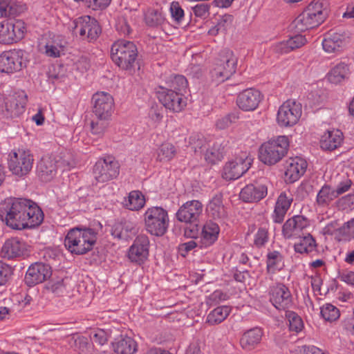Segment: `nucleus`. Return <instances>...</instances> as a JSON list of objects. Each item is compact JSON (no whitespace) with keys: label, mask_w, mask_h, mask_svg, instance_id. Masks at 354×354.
<instances>
[{"label":"nucleus","mask_w":354,"mask_h":354,"mask_svg":"<svg viewBox=\"0 0 354 354\" xmlns=\"http://www.w3.org/2000/svg\"><path fill=\"white\" fill-rule=\"evenodd\" d=\"M17 5L10 0H0V15L2 17L15 16L17 14Z\"/></svg>","instance_id":"48"},{"label":"nucleus","mask_w":354,"mask_h":354,"mask_svg":"<svg viewBox=\"0 0 354 354\" xmlns=\"http://www.w3.org/2000/svg\"><path fill=\"white\" fill-rule=\"evenodd\" d=\"M348 41L345 34L330 32L322 41L323 49L328 53H338L344 50Z\"/></svg>","instance_id":"24"},{"label":"nucleus","mask_w":354,"mask_h":354,"mask_svg":"<svg viewBox=\"0 0 354 354\" xmlns=\"http://www.w3.org/2000/svg\"><path fill=\"white\" fill-rule=\"evenodd\" d=\"M324 0H314L293 21L292 26L297 32H303L318 26L327 17Z\"/></svg>","instance_id":"2"},{"label":"nucleus","mask_w":354,"mask_h":354,"mask_svg":"<svg viewBox=\"0 0 354 354\" xmlns=\"http://www.w3.org/2000/svg\"><path fill=\"white\" fill-rule=\"evenodd\" d=\"M116 29L123 35H129L131 32V28L125 17H119L116 22Z\"/></svg>","instance_id":"58"},{"label":"nucleus","mask_w":354,"mask_h":354,"mask_svg":"<svg viewBox=\"0 0 354 354\" xmlns=\"http://www.w3.org/2000/svg\"><path fill=\"white\" fill-rule=\"evenodd\" d=\"M119 173V162L112 156H107L97 160L93 168L94 177L100 183L115 178Z\"/></svg>","instance_id":"11"},{"label":"nucleus","mask_w":354,"mask_h":354,"mask_svg":"<svg viewBox=\"0 0 354 354\" xmlns=\"http://www.w3.org/2000/svg\"><path fill=\"white\" fill-rule=\"evenodd\" d=\"M109 119L110 118H101L99 117H96L95 119H93L91 124L92 133L97 136V138L103 136L109 126Z\"/></svg>","instance_id":"43"},{"label":"nucleus","mask_w":354,"mask_h":354,"mask_svg":"<svg viewBox=\"0 0 354 354\" xmlns=\"http://www.w3.org/2000/svg\"><path fill=\"white\" fill-rule=\"evenodd\" d=\"M97 240V232L91 228L71 229L64 240L65 247L71 253L83 254L93 248Z\"/></svg>","instance_id":"3"},{"label":"nucleus","mask_w":354,"mask_h":354,"mask_svg":"<svg viewBox=\"0 0 354 354\" xmlns=\"http://www.w3.org/2000/svg\"><path fill=\"white\" fill-rule=\"evenodd\" d=\"M22 50H10L0 55V71L2 73H12L26 66Z\"/></svg>","instance_id":"16"},{"label":"nucleus","mask_w":354,"mask_h":354,"mask_svg":"<svg viewBox=\"0 0 354 354\" xmlns=\"http://www.w3.org/2000/svg\"><path fill=\"white\" fill-rule=\"evenodd\" d=\"M268 194V187L266 185H248L240 192V198L244 202H257L263 198Z\"/></svg>","instance_id":"29"},{"label":"nucleus","mask_w":354,"mask_h":354,"mask_svg":"<svg viewBox=\"0 0 354 354\" xmlns=\"http://www.w3.org/2000/svg\"><path fill=\"white\" fill-rule=\"evenodd\" d=\"M27 247L25 242L18 238H11L5 241L0 250V257L6 259H14L26 254Z\"/></svg>","instance_id":"22"},{"label":"nucleus","mask_w":354,"mask_h":354,"mask_svg":"<svg viewBox=\"0 0 354 354\" xmlns=\"http://www.w3.org/2000/svg\"><path fill=\"white\" fill-rule=\"evenodd\" d=\"M165 15L160 10H149L145 15V21L147 25L157 26L164 23Z\"/></svg>","instance_id":"44"},{"label":"nucleus","mask_w":354,"mask_h":354,"mask_svg":"<svg viewBox=\"0 0 354 354\" xmlns=\"http://www.w3.org/2000/svg\"><path fill=\"white\" fill-rule=\"evenodd\" d=\"M270 295L271 303L279 310H284L291 305V293L283 284L279 283L272 286L270 290Z\"/></svg>","instance_id":"23"},{"label":"nucleus","mask_w":354,"mask_h":354,"mask_svg":"<svg viewBox=\"0 0 354 354\" xmlns=\"http://www.w3.org/2000/svg\"><path fill=\"white\" fill-rule=\"evenodd\" d=\"M26 28L24 22L16 21L15 23L4 21L0 24V43L9 44L23 38Z\"/></svg>","instance_id":"13"},{"label":"nucleus","mask_w":354,"mask_h":354,"mask_svg":"<svg viewBox=\"0 0 354 354\" xmlns=\"http://www.w3.org/2000/svg\"><path fill=\"white\" fill-rule=\"evenodd\" d=\"M309 226V221L303 216H295L288 219L283 225L282 234L286 239H296L303 234V230Z\"/></svg>","instance_id":"20"},{"label":"nucleus","mask_w":354,"mask_h":354,"mask_svg":"<svg viewBox=\"0 0 354 354\" xmlns=\"http://www.w3.org/2000/svg\"><path fill=\"white\" fill-rule=\"evenodd\" d=\"M220 232L218 225L212 221H207L202 229L201 239L204 247L212 245L218 239Z\"/></svg>","instance_id":"32"},{"label":"nucleus","mask_w":354,"mask_h":354,"mask_svg":"<svg viewBox=\"0 0 354 354\" xmlns=\"http://www.w3.org/2000/svg\"><path fill=\"white\" fill-rule=\"evenodd\" d=\"M169 10L172 18L175 21L180 22L184 17V11L180 6L178 2L173 1L170 5Z\"/></svg>","instance_id":"55"},{"label":"nucleus","mask_w":354,"mask_h":354,"mask_svg":"<svg viewBox=\"0 0 354 354\" xmlns=\"http://www.w3.org/2000/svg\"><path fill=\"white\" fill-rule=\"evenodd\" d=\"M337 198L335 188L325 184L317 194L315 205L318 208L327 207Z\"/></svg>","instance_id":"34"},{"label":"nucleus","mask_w":354,"mask_h":354,"mask_svg":"<svg viewBox=\"0 0 354 354\" xmlns=\"http://www.w3.org/2000/svg\"><path fill=\"white\" fill-rule=\"evenodd\" d=\"M157 96L162 104L173 112L181 111L187 104L182 93L163 86H159L158 88Z\"/></svg>","instance_id":"12"},{"label":"nucleus","mask_w":354,"mask_h":354,"mask_svg":"<svg viewBox=\"0 0 354 354\" xmlns=\"http://www.w3.org/2000/svg\"><path fill=\"white\" fill-rule=\"evenodd\" d=\"M302 115L301 103L288 100L277 111L276 121L280 127H292L299 121Z\"/></svg>","instance_id":"9"},{"label":"nucleus","mask_w":354,"mask_h":354,"mask_svg":"<svg viewBox=\"0 0 354 354\" xmlns=\"http://www.w3.org/2000/svg\"><path fill=\"white\" fill-rule=\"evenodd\" d=\"M27 95L24 91H19L10 96L6 102L7 117H17L24 111L27 102Z\"/></svg>","instance_id":"27"},{"label":"nucleus","mask_w":354,"mask_h":354,"mask_svg":"<svg viewBox=\"0 0 354 354\" xmlns=\"http://www.w3.org/2000/svg\"><path fill=\"white\" fill-rule=\"evenodd\" d=\"M112 346L117 354H133L137 351L136 342L128 336H120L115 339Z\"/></svg>","instance_id":"33"},{"label":"nucleus","mask_w":354,"mask_h":354,"mask_svg":"<svg viewBox=\"0 0 354 354\" xmlns=\"http://www.w3.org/2000/svg\"><path fill=\"white\" fill-rule=\"evenodd\" d=\"M292 201L293 198L290 193L283 192L279 194L272 214L274 222L281 223L283 221Z\"/></svg>","instance_id":"30"},{"label":"nucleus","mask_w":354,"mask_h":354,"mask_svg":"<svg viewBox=\"0 0 354 354\" xmlns=\"http://www.w3.org/2000/svg\"><path fill=\"white\" fill-rule=\"evenodd\" d=\"M58 160L53 156H45L38 162L37 171L43 181H49L56 175Z\"/></svg>","instance_id":"25"},{"label":"nucleus","mask_w":354,"mask_h":354,"mask_svg":"<svg viewBox=\"0 0 354 354\" xmlns=\"http://www.w3.org/2000/svg\"><path fill=\"white\" fill-rule=\"evenodd\" d=\"M263 97V95L259 90L250 88L239 93L237 97L236 103L241 110L252 111L259 106Z\"/></svg>","instance_id":"21"},{"label":"nucleus","mask_w":354,"mask_h":354,"mask_svg":"<svg viewBox=\"0 0 354 354\" xmlns=\"http://www.w3.org/2000/svg\"><path fill=\"white\" fill-rule=\"evenodd\" d=\"M320 313L322 317L328 322H333L339 317V310L330 304H326L322 306Z\"/></svg>","instance_id":"45"},{"label":"nucleus","mask_w":354,"mask_h":354,"mask_svg":"<svg viewBox=\"0 0 354 354\" xmlns=\"http://www.w3.org/2000/svg\"><path fill=\"white\" fill-rule=\"evenodd\" d=\"M189 143L196 153L198 151L202 152L204 149H206V142L203 138L192 136Z\"/></svg>","instance_id":"56"},{"label":"nucleus","mask_w":354,"mask_h":354,"mask_svg":"<svg viewBox=\"0 0 354 354\" xmlns=\"http://www.w3.org/2000/svg\"><path fill=\"white\" fill-rule=\"evenodd\" d=\"M0 216L14 230L32 228L39 225L44 214L33 201L21 198H7L0 203Z\"/></svg>","instance_id":"1"},{"label":"nucleus","mask_w":354,"mask_h":354,"mask_svg":"<svg viewBox=\"0 0 354 354\" xmlns=\"http://www.w3.org/2000/svg\"><path fill=\"white\" fill-rule=\"evenodd\" d=\"M344 140L343 133L338 129L324 132L319 138L320 148L324 151H332L339 147Z\"/></svg>","instance_id":"26"},{"label":"nucleus","mask_w":354,"mask_h":354,"mask_svg":"<svg viewBox=\"0 0 354 354\" xmlns=\"http://www.w3.org/2000/svg\"><path fill=\"white\" fill-rule=\"evenodd\" d=\"M209 6L205 3H200L194 7L193 11L196 16L203 17L209 12Z\"/></svg>","instance_id":"63"},{"label":"nucleus","mask_w":354,"mask_h":354,"mask_svg":"<svg viewBox=\"0 0 354 354\" xmlns=\"http://www.w3.org/2000/svg\"><path fill=\"white\" fill-rule=\"evenodd\" d=\"M295 354H326L315 346H304L296 351Z\"/></svg>","instance_id":"62"},{"label":"nucleus","mask_w":354,"mask_h":354,"mask_svg":"<svg viewBox=\"0 0 354 354\" xmlns=\"http://www.w3.org/2000/svg\"><path fill=\"white\" fill-rule=\"evenodd\" d=\"M109 335L103 329L97 328L91 333V339L95 343L103 345L108 340Z\"/></svg>","instance_id":"54"},{"label":"nucleus","mask_w":354,"mask_h":354,"mask_svg":"<svg viewBox=\"0 0 354 354\" xmlns=\"http://www.w3.org/2000/svg\"><path fill=\"white\" fill-rule=\"evenodd\" d=\"M111 56L113 62L120 68L131 69L138 56V50L133 42L120 39L111 46Z\"/></svg>","instance_id":"5"},{"label":"nucleus","mask_w":354,"mask_h":354,"mask_svg":"<svg viewBox=\"0 0 354 354\" xmlns=\"http://www.w3.org/2000/svg\"><path fill=\"white\" fill-rule=\"evenodd\" d=\"M84 16L80 17L70 21L68 24V29L71 33L83 39V35L86 33L84 29Z\"/></svg>","instance_id":"47"},{"label":"nucleus","mask_w":354,"mask_h":354,"mask_svg":"<svg viewBox=\"0 0 354 354\" xmlns=\"http://www.w3.org/2000/svg\"><path fill=\"white\" fill-rule=\"evenodd\" d=\"M58 160L57 168L60 167L63 170L70 169L71 168L75 167V161L73 157V155L68 151H65L61 153L60 155L54 156Z\"/></svg>","instance_id":"46"},{"label":"nucleus","mask_w":354,"mask_h":354,"mask_svg":"<svg viewBox=\"0 0 354 354\" xmlns=\"http://www.w3.org/2000/svg\"><path fill=\"white\" fill-rule=\"evenodd\" d=\"M224 157V148L221 143L215 142L206 148L204 153L205 160L210 165H215Z\"/></svg>","instance_id":"36"},{"label":"nucleus","mask_w":354,"mask_h":354,"mask_svg":"<svg viewBox=\"0 0 354 354\" xmlns=\"http://www.w3.org/2000/svg\"><path fill=\"white\" fill-rule=\"evenodd\" d=\"M263 330L260 327H254L245 330L240 339L241 348L247 351L256 348L262 340Z\"/></svg>","instance_id":"28"},{"label":"nucleus","mask_w":354,"mask_h":354,"mask_svg":"<svg viewBox=\"0 0 354 354\" xmlns=\"http://www.w3.org/2000/svg\"><path fill=\"white\" fill-rule=\"evenodd\" d=\"M286 317L289 322V328L290 330L299 333L302 330L304 324L299 315L292 311H290L287 312Z\"/></svg>","instance_id":"49"},{"label":"nucleus","mask_w":354,"mask_h":354,"mask_svg":"<svg viewBox=\"0 0 354 354\" xmlns=\"http://www.w3.org/2000/svg\"><path fill=\"white\" fill-rule=\"evenodd\" d=\"M187 86V81L183 75H175L171 77L169 83V89L180 93Z\"/></svg>","instance_id":"50"},{"label":"nucleus","mask_w":354,"mask_h":354,"mask_svg":"<svg viewBox=\"0 0 354 354\" xmlns=\"http://www.w3.org/2000/svg\"><path fill=\"white\" fill-rule=\"evenodd\" d=\"M237 59L232 51L225 50L214 64L210 71L213 81L221 83L229 79L236 71Z\"/></svg>","instance_id":"7"},{"label":"nucleus","mask_w":354,"mask_h":354,"mask_svg":"<svg viewBox=\"0 0 354 354\" xmlns=\"http://www.w3.org/2000/svg\"><path fill=\"white\" fill-rule=\"evenodd\" d=\"M268 232L265 227H260L254 234V244L257 248H261L268 241Z\"/></svg>","instance_id":"51"},{"label":"nucleus","mask_w":354,"mask_h":354,"mask_svg":"<svg viewBox=\"0 0 354 354\" xmlns=\"http://www.w3.org/2000/svg\"><path fill=\"white\" fill-rule=\"evenodd\" d=\"M299 238V241L294 246L296 252L308 254L315 250V241L310 234H308L306 236Z\"/></svg>","instance_id":"42"},{"label":"nucleus","mask_w":354,"mask_h":354,"mask_svg":"<svg viewBox=\"0 0 354 354\" xmlns=\"http://www.w3.org/2000/svg\"><path fill=\"white\" fill-rule=\"evenodd\" d=\"M85 35L83 39H87L89 41L95 39L100 33V28L97 21L90 16H84V29Z\"/></svg>","instance_id":"39"},{"label":"nucleus","mask_w":354,"mask_h":354,"mask_svg":"<svg viewBox=\"0 0 354 354\" xmlns=\"http://www.w3.org/2000/svg\"><path fill=\"white\" fill-rule=\"evenodd\" d=\"M176 147L171 142H165L160 145L156 151V160L160 162H168L176 155Z\"/></svg>","instance_id":"35"},{"label":"nucleus","mask_w":354,"mask_h":354,"mask_svg":"<svg viewBox=\"0 0 354 354\" xmlns=\"http://www.w3.org/2000/svg\"><path fill=\"white\" fill-rule=\"evenodd\" d=\"M343 234L350 238H354V218L348 221L342 229Z\"/></svg>","instance_id":"64"},{"label":"nucleus","mask_w":354,"mask_h":354,"mask_svg":"<svg viewBox=\"0 0 354 354\" xmlns=\"http://www.w3.org/2000/svg\"><path fill=\"white\" fill-rule=\"evenodd\" d=\"M51 273V269L48 265L36 263L28 268L24 279L25 283L29 286H35L48 279Z\"/></svg>","instance_id":"19"},{"label":"nucleus","mask_w":354,"mask_h":354,"mask_svg":"<svg viewBox=\"0 0 354 354\" xmlns=\"http://www.w3.org/2000/svg\"><path fill=\"white\" fill-rule=\"evenodd\" d=\"M34 162L33 155L25 149L12 150L8 155V168L18 177L26 176L31 171Z\"/></svg>","instance_id":"8"},{"label":"nucleus","mask_w":354,"mask_h":354,"mask_svg":"<svg viewBox=\"0 0 354 354\" xmlns=\"http://www.w3.org/2000/svg\"><path fill=\"white\" fill-rule=\"evenodd\" d=\"M207 211L212 218H221L225 216V209L223 205L222 196L216 195L209 201Z\"/></svg>","instance_id":"38"},{"label":"nucleus","mask_w":354,"mask_h":354,"mask_svg":"<svg viewBox=\"0 0 354 354\" xmlns=\"http://www.w3.org/2000/svg\"><path fill=\"white\" fill-rule=\"evenodd\" d=\"M351 184L352 182L350 179H345L340 182L337 188H335V192H336L337 197L347 192L350 189Z\"/></svg>","instance_id":"61"},{"label":"nucleus","mask_w":354,"mask_h":354,"mask_svg":"<svg viewBox=\"0 0 354 354\" xmlns=\"http://www.w3.org/2000/svg\"><path fill=\"white\" fill-rule=\"evenodd\" d=\"M349 75V66L341 62L331 67L326 75V78L330 83L339 84L348 79Z\"/></svg>","instance_id":"31"},{"label":"nucleus","mask_w":354,"mask_h":354,"mask_svg":"<svg viewBox=\"0 0 354 354\" xmlns=\"http://www.w3.org/2000/svg\"><path fill=\"white\" fill-rule=\"evenodd\" d=\"M235 117L231 115L221 117L216 121V126L219 129H225L231 125Z\"/></svg>","instance_id":"60"},{"label":"nucleus","mask_w":354,"mask_h":354,"mask_svg":"<svg viewBox=\"0 0 354 354\" xmlns=\"http://www.w3.org/2000/svg\"><path fill=\"white\" fill-rule=\"evenodd\" d=\"M306 161L298 156L288 158L284 162V180L286 183L297 181L305 173Z\"/></svg>","instance_id":"15"},{"label":"nucleus","mask_w":354,"mask_h":354,"mask_svg":"<svg viewBox=\"0 0 354 354\" xmlns=\"http://www.w3.org/2000/svg\"><path fill=\"white\" fill-rule=\"evenodd\" d=\"M12 274V267L0 261V286L5 285L9 281Z\"/></svg>","instance_id":"53"},{"label":"nucleus","mask_w":354,"mask_h":354,"mask_svg":"<svg viewBox=\"0 0 354 354\" xmlns=\"http://www.w3.org/2000/svg\"><path fill=\"white\" fill-rule=\"evenodd\" d=\"M149 240L145 234L138 235L128 250V258L132 263H144L149 257Z\"/></svg>","instance_id":"14"},{"label":"nucleus","mask_w":354,"mask_h":354,"mask_svg":"<svg viewBox=\"0 0 354 354\" xmlns=\"http://www.w3.org/2000/svg\"><path fill=\"white\" fill-rule=\"evenodd\" d=\"M231 308L221 306L212 310L207 316L206 322L209 325H216L223 322L230 315Z\"/></svg>","instance_id":"37"},{"label":"nucleus","mask_w":354,"mask_h":354,"mask_svg":"<svg viewBox=\"0 0 354 354\" xmlns=\"http://www.w3.org/2000/svg\"><path fill=\"white\" fill-rule=\"evenodd\" d=\"M289 139L286 136H279L264 142L259 149V159L266 165H274L287 153Z\"/></svg>","instance_id":"4"},{"label":"nucleus","mask_w":354,"mask_h":354,"mask_svg":"<svg viewBox=\"0 0 354 354\" xmlns=\"http://www.w3.org/2000/svg\"><path fill=\"white\" fill-rule=\"evenodd\" d=\"M66 281L62 279L50 282L47 288L55 295L59 296L66 292Z\"/></svg>","instance_id":"52"},{"label":"nucleus","mask_w":354,"mask_h":354,"mask_svg":"<svg viewBox=\"0 0 354 354\" xmlns=\"http://www.w3.org/2000/svg\"><path fill=\"white\" fill-rule=\"evenodd\" d=\"M93 111L95 117L110 118L113 108V97L106 92H97L93 95Z\"/></svg>","instance_id":"18"},{"label":"nucleus","mask_w":354,"mask_h":354,"mask_svg":"<svg viewBox=\"0 0 354 354\" xmlns=\"http://www.w3.org/2000/svg\"><path fill=\"white\" fill-rule=\"evenodd\" d=\"M203 206L198 200H192L183 204L176 214L180 222L192 223L196 222L203 212Z\"/></svg>","instance_id":"17"},{"label":"nucleus","mask_w":354,"mask_h":354,"mask_svg":"<svg viewBox=\"0 0 354 354\" xmlns=\"http://www.w3.org/2000/svg\"><path fill=\"white\" fill-rule=\"evenodd\" d=\"M289 44L292 47V50L301 48L307 43L306 38L301 35H297L290 37L288 39Z\"/></svg>","instance_id":"57"},{"label":"nucleus","mask_w":354,"mask_h":354,"mask_svg":"<svg viewBox=\"0 0 354 354\" xmlns=\"http://www.w3.org/2000/svg\"><path fill=\"white\" fill-rule=\"evenodd\" d=\"M274 50L280 54H285L292 51V47L290 46L287 39L275 44Z\"/></svg>","instance_id":"59"},{"label":"nucleus","mask_w":354,"mask_h":354,"mask_svg":"<svg viewBox=\"0 0 354 354\" xmlns=\"http://www.w3.org/2000/svg\"><path fill=\"white\" fill-rule=\"evenodd\" d=\"M284 266L282 255L277 251H272L267 255V270L269 273H274Z\"/></svg>","instance_id":"41"},{"label":"nucleus","mask_w":354,"mask_h":354,"mask_svg":"<svg viewBox=\"0 0 354 354\" xmlns=\"http://www.w3.org/2000/svg\"><path fill=\"white\" fill-rule=\"evenodd\" d=\"M250 165L251 158L245 153H242L225 164L222 177L227 180H236L249 169Z\"/></svg>","instance_id":"10"},{"label":"nucleus","mask_w":354,"mask_h":354,"mask_svg":"<svg viewBox=\"0 0 354 354\" xmlns=\"http://www.w3.org/2000/svg\"><path fill=\"white\" fill-rule=\"evenodd\" d=\"M145 204L143 194L139 191H132L124 200V206L132 211H138L142 209Z\"/></svg>","instance_id":"40"},{"label":"nucleus","mask_w":354,"mask_h":354,"mask_svg":"<svg viewBox=\"0 0 354 354\" xmlns=\"http://www.w3.org/2000/svg\"><path fill=\"white\" fill-rule=\"evenodd\" d=\"M146 231L156 236H162L167 231L169 218L167 211L160 207L148 208L144 215Z\"/></svg>","instance_id":"6"}]
</instances>
